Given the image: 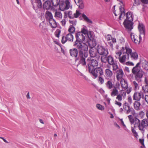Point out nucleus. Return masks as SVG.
Wrapping results in <instances>:
<instances>
[{
	"mask_svg": "<svg viewBox=\"0 0 148 148\" xmlns=\"http://www.w3.org/2000/svg\"><path fill=\"white\" fill-rule=\"evenodd\" d=\"M76 0H74L75 2L76 3ZM77 1L78 4L77 5L78 6L79 8L80 9H82L84 8V5L83 3L82 0H77Z\"/></svg>",
	"mask_w": 148,
	"mask_h": 148,
	"instance_id": "obj_25",
	"label": "nucleus"
},
{
	"mask_svg": "<svg viewBox=\"0 0 148 148\" xmlns=\"http://www.w3.org/2000/svg\"><path fill=\"white\" fill-rule=\"evenodd\" d=\"M111 39L113 43H115L116 42V40L115 38L112 37Z\"/></svg>",
	"mask_w": 148,
	"mask_h": 148,
	"instance_id": "obj_62",
	"label": "nucleus"
},
{
	"mask_svg": "<svg viewBox=\"0 0 148 148\" xmlns=\"http://www.w3.org/2000/svg\"><path fill=\"white\" fill-rule=\"evenodd\" d=\"M119 9L120 12V15L119 16V19L121 20V16L123 14V16H125V9L124 8V7L123 6L121 5L119 7Z\"/></svg>",
	"mask_w": 148,
	"mask_h": 148,
	"instance_id": "obj_27",
	"label": "nucleus"
},
{
	"mask_svg": "<svg viewBox=\"0 0 148 148\" xmlns=\"http://www.w3.org/2000/svg\"><path fill=\"white\" fill-rule=\"evenodd\" d=\"M53 6H54L55 7H56L58 5H59L60 9H61V8H62L64 5V2L61 1L60 2V0H58L57 2V4L54 5V4L53 2V1L51 0V1Z\"/></svg>",
	"mask_w": 148,
	"mask_h": 148,
	"instance_id": "obj_24",
	"label": "nucleus"
},
{
	"mask_svg": "<svg viewBox=\"0 0 148 148\" xmlns=\"http://www.w3.org/2000/svg\"><path fill=\"white\" fill-rule=\"evenodd\" d=\"M43 7L45 10H49L50 9H52V6L51 5V2L50 1L47 0L44 3Z\"/></svg>",
	"mask_w": 148,
	"mask_h": 148,
	"instance_id": "obj_15",
	"label": "nucleus"
},
{
	"mask_svg": "<svg viewBox=\"0 0 148 148\" xmlns=\"http://www.w3.org/2000/svg\"><path fill=\"white\" fill-rule=\"evenodd\" d=\"M129 120L131 125H134V127H138L140 124V121L136 116H135L134 118L132 115H130L128 116Z\"/></svg>",
	"mask_w": 148,
	"mask_h": 148,
	"instance_id": "obj_8",
	"label": "nucleus"
},
{
	"mask_svg": "<svg viewBox=\"0 0 148 148\" xmlns=\"http://www.w3.org/2000/svg\"><path fill=\"white\" fill-rule=\"evenodd\" d=\"M140 62H141L143 68L145 70H148V62L145 60H142V61H140Z\"/></svg>",
	"mask_w": 148,
	"mask_h": 148,
	"instance_id": "obj_22",
	"label": "nucleus"
},
{
	"mask_svg": "<svg viewBox=\"0 0 148 148\" xmlns=\"http://www.w3.org/2000/svg\"><path fill=\"white\" fill-rule=\"evenodd\" d=\"M106 85L107 88L109 89H111L113 87V84L110 80L108 81L106 83Z\"/></svg>",
	"mask_w": 148,
	"mask_h": 148,
	"instance_id": "obj_30",
	"label": "nucleus"
},
{
	"mask_svg": "<svg viewBox=\"0 0 148 148\" xmlns=\"http://www.w3.org/2000/svg\"><path fill=\"white\" fill-rule=\"evenodd\" d=\"M116 78L118 81L121 80L122 78L123 75H124V73L122 70L119 69L116 72Z\"/></svg>",
	"mask_w": 148,
	"mask_h": 148,
	"instance_id": "obj_16",
	"label": "nucleus"
},
{
	"mask_svg": "<svg viewBox=\"0 0 148 148\" xmlns=\"http://www.w3.org/2000/svg\"><path fill=\"white\" fill-rule=\"evenodd\" d=\"M105 74L107 77L111 78L113 75V73L110 69H107L105 70Z\"/></svg>",
	"mask_w": 148,
	"mask_h": 148,
	"instance_id": "obj_23",
	"label": "nucleus"
},
{
	"mask_svg": "<svg viewBox=\"0 0 148 148\" xmlns=\"http://www.w3.org/2000/svg\"><path fill=\"white\" fill-rule=\"evenodd\" d=\"M104 79L102 78L101 76H100L99 77V81L101 84H103L104 82Z\"/></svg>",
	"mask_w": 148,
	"mask_h": 148,
	"instance_id": "obj_51",
	"label": "nucleus"
},
{
	"mask_svg": "<svg viewBox=\"0 0 148 148\" xmlns=\"http://www.w3.org/2000/svg\"><path fill=\"white\" fill-rule=\"evenodd\" d=\"M130 55L131 58L134 60H137L138 58V56L136 52H132Z\"/></svg>",
	"mask_w": 148,
	"mask_h": 148,
	"instance_id": "obj_29",
	"label": "nucleus"
},
{
	"mask_svg": "<svg viewBox=\"0 0 148 148\" xmlns=\"http://www.w3.org/2000/svg\"><path fill=\"white\" fill-rule=\"evenodd\" d=\"M138 29L139 34L143 36V38L145 37V27L143 24L139 23L138 26Z\"/></svg>",
	"mask_w": 148,
	"mask_h": 148,
	"instance_id": "obj_13",
	"label": "nucleus"
},
{
	"mask_svg": "<svg viewBox=\"0 0 148 148\" xmlns=\"http://www.w3.org/2000/svg\"><path fill=\"white\" fill-rule=\"evenodd\" d=\"M80 14V13L79 12L78 10H76V12L74 14V15L75 17L77 18L79 16Z\"/></svg>",
	"mask_w": 148,
	"mask_h": 148,
	"instance_id": "obj_48",
	"label": "nucleus"
},
{
	"mask_svg": "<svg viewBox=\"0 0 148 148\" xmlns=\"http://www.w3.org/2000/svg\"><path fill=\"white\" fill-rule=\"evenodd\" d=\"M139 142L141 143V144L143 146H142L144 148L145 147V145L144 144V139H141L140 138L139 139Z\"/></svg>",
	"mask_w": 148,
	"mask_h": 148,
	"instance_id": "obj_50",
	"label": "nucleus"
},
{
	"mask_svg": "<svg viewBox=\"0 0 148 148\" xmlns=\"http://www.w3.org/2000/svg\"><path fill=\"white\" fill-rule=\"evenodd\" d=\"M61 23L62 26H65L66 23V20L64 19H63L62 21H61Z\"/></svg>",
	"mask_w": 148,
	"mask_h": 148,
	"instance_id": "obj_55",
	"label": "nucleus"
},
{
	"mask_svg": "<svg viewBox=\"0 0 148 148\" xmlns=\"http://www.w3.org/2000/svg\"><path fill=\"white\" fill-rule=\"evenodd\" d=\"M121 85L122 88L124 89H126L128 87V84L127 81L124 79H121L120 80Z\"/></svg>",
	"mask_w": 148,
	"mask_h": 148,
	"instance_id": "obj_20",
	"label": "nucleus"
},
{
	"mask_svg": "<svg viewBox=\"0 0 148 148\" xmlns=\"http://www.w3.org/2000/svg\"><path fill=\"white\" fill-rule=\"evenodd\" d=\"M91 33L92 32L90 31L87 35L90 40H92L94 38V36L92 35Z\"/></svg>",
	"mask_w": 148,
	"mask_h": 148,
	"instance_id": "obj_40",
	"label": "nucleus"
},
{
	"mask_svg": "<svg viewBox=\"0 0 148 148\" xmlns=\"http://www.w3.org/2000/svg\"><path fill=\"white\" fill-rule=\"evenodd\" d=\"M112 38L110 35L108 34L106 37V39L107 41H110Z\"/></svg>",
	"mask_w": 148,
	"mask_h": 148,
	"instance_id": "obj_46",
	"label": "nucleus"
},
{
	"mask_svg": "<svg viewBox=\"0 0 148 148\" xmlns=\"http://www.w3.org/2000/svg\"><path fill=\"white\" fill-rule=\"evenodd\" d=\"M88 31L84 27H83L81 29V32H81L84 35H85V36L87 35L88 33Z\"/></svg>",
	"mask_w": 148,
	"mask_h": 148,
	"instance_id": "obj_36",
	"label": "nucleus"
},
{
	"mask_svg": "<svg viewBox=\"0 0 148 148\" xmlns=\"http://www.w3.org/2000/svg\"><path fill=\"white\" fill-rule=\"evenodd\" d=\"M76 48L71 49L69 52L71 56L75 58V61L79 60V63L83 66H85L86 62V58L88 55V49L84 48L82 47L79 48L77 45L73 46Z\"/></svg>",
	"mask_w": 148,
	"mask_h": 148,
	"instance_id": "obj_1",
	"label": "nucleus"
},
{
	"mask_svg": "<svg viewBox=\"0 0 148 148\" xmlns=\"http://www.w3.org/2000/svg\"><path fill=\"white\" fill-rule=\"evenodd\" d=\"M46 14L49 17V21H51L52 20V19H53V15L51 12L47 11L46 12Z\"/></svg>",
	"mask_w": 148,
	"mask_h": 148,
	"instance_id": "obj_37",
	"label": "nucleus"
},
{
	"mask_svg": "<svg viewBox=\"0 0 148 148\" xmlns=\"http://www.w3.org/2000/svg\"><path fill=\"white\" fill-rule=\"evenodd\" d=\"M125 16L126 18L123 22V26L126 30L130 32L134 28V15L132 12H128L125 14Z\"/></svg>",
	"mask_w": 148,
	"mask_h": 148,
	"instance_id": "obj_2",
	"label": "nucleus"
},
{
	"mask_svg": "<svg viewBox=\"0 0 148 148\" xmlns=\"http://www.w3.org/2000/svg\"><path fill=\"white\" fill-rule=\"evenodd\" d=\"M115 102V103L116 104L118 105L119 107H120L121 106L122 103L121 102H118L116 101Z\"/></svg>",
	"mask_w": 148,
	"mask_h": 148,
	"instance_id": "obj_60",
	"label": "nucleus"
},
{
	"mask_svg": "<svg viewBox=\"0 0 148 148\" xmlns=\"http://www.w3.org/2000/svg\"><path fill=\"white\" fill-rule=\"evenodd\" d=\"M144 95L141 91L137 92L135 91L133 96V99L134 100L137 101H140L142 97H143Z\"/></svg>",
	"mask_w": 148,
	"mask_h": 148,
	"instance_id": "obj_12",
	"label": "nucleus"
},
{
	"mask_svg": "<svg viewBox=\"0 0 148 148\" xmlns=\"http://www.w3.org/2000/svg\"><path fill=\"white\" fill-rule=\"evenodd\" d=\"M129 59V58H127V55L124 54H123L122 56L119 58V62L122 64L125 63L126 60H128Z\"/></svg>",
	"mask_w": 148,
	"mask_h": 148,
	"instance_id": "obj_19",
	"label": "nucleus"
},
{
	"mask_svg": "<svg viewBox=\"0 0 148 148\" xmlns=\"http://www.w3.org/2000/svg\"><path fill=\"white\" fill-rule=\"evenodd\" d=\"M118 90H117L116 87H114L113 89V91L111 93L112 96H114L118 94Z\"/></svg>",
	"mask_w": 148,
	"mask_h": 148,
	"instance_id": "obj_34",
	"label": "nucleus"
},
{
	"mask_svg": "<svg viewBox=\"0 0 148 148\" xmlns=\"http://www.w3.org/2000/svg\"><path fill=\"white\" fill-rule=\"evenodd\" d=\"M65 3L66 4L65 9L66 10H68L69 8L70 7V2L68 0H66Z\"/></svg>",
	"mask_w": 148,
	"mask_h": 148,
	"instance_id": "obj_38",
	"label": "nucleus"
},
{
	"mask_svg": "<svg viewBox=\"0 0 148 148\" xmlns=\"http://www.w3.org/2000/svg\"><path fill=\"white\" fill-rule=\"evenodd\" d=\"M73 36L71 34H68L65 37L63 36L62 37L61 42L64 44L67 41L70 42H73Z\"/></svg>",
	"mask_w": 148,
	"mask_h": 148,
	"instance_id": "obj_11",
	"label": "nucleus"
},
{
	"mask_svg": "<svg viewBox=\"0 0 148 148\" xmlns=\"http://www.w3.org/2000/svg\"><path fill=\"white\" fill-rule=\"evenodd\" d=\"M131 130L132 133L133 134L134 136L136 137L138 136V134L135 130L133 127H132Z\"/></svg>",
	"mask_w": 148,
	"mask_h": 148,
	"instance_id": "obj_41",
	"label": "nucleus"
},
{
	"mask_svg": "<svg viewBox=\"0 0 148 148\" xmlns=\"http://www.w3.org/2000/svg\"><path fill=\"white\" fill-rule=\"evenodd\" d=\"M69 22L73 25H75L76 24L77 21L75 20H69Z\"/></svg>",
	"mask_w": 148,
	"mask_h": 148,
	"instance_id": "obj_47",
	"label": "nucleus"
},
{
	"mask_svg": "<svg viewBox=\"0 0 148 148\" xmlns=\"http://www.w3.org/2000/svg\"><path fill=\"white\" fill-rule=\"evenodd\" d=\"M125 48L126 50V52L125 53H124L123 54L126 55L127 56V58H129L130 55L132 52V49L130 48L128 44L127 43H126L125 44Z\"/></svg>",
	"mask_w": 148,
	"mask_h": 148,
	"instance_id": "obj_17",
	"label": "nucleus"
},
{
	"mask_svg": "<svg viewBox=\"0 0 148 148\" xmlns=\"http://www.w3.org/2000/svg\"><path fill=\"white\" fill-rule=\"evenodd\" d=\"M97 52L99 55L101 56V60L105 59V57L107 56L108 54V50L107 48L102 45H98L97 47Z\"/></svg>",
	"mask_w": 148,
	"mask_h": 148,
	"instance_id": "obj_5",
	"label": "nucleus"
},
{
	"mask_svg": "<svg viewBox=\"0 0 148 148\" xmlns=\"http://www.w3.org/2000/svg\"><path fill=\"white\" fill-rule=\"evenodd\" d=\"M116 99L119 101H121L122 100V95H118L116 97Z\"/></svg>",
	"mask_w": 148,
	"mask_h": 148,
	"instance_id": "obj_49",
	"label": "nucleus"
},
{
	"mask_svg": "<svg viewBox=\"0 0 148 148\" xmlns=\"http://www.w3.org/2000/svg\"><path fill=\"white\" fill-rule=\"evenodd\" d=\"M89 72L92 75L94 79L96 78L99 75L101 76L103 75V70L101 67H96Z\"/></svg>",
	"mask_w": 148,
	"mask_h": 148,
	"instance_id": "obj_6",
	"label": "nucleus"
},
{
	"mask_svg": "<svg viewBox=\"0 0 148 148\" xmlns=\"http://www.w3.org/2000/svg\"><path fill=\"white\" fill-rule=\"evenodd\" d=\"M68 17L70 18H73L74 17L72 16V12L69 11L68 12Z\"/></svg>",
	"mask_w": 148,
	"mask_h": 148,
	"instance_id": "obj_53",
	"label": "nucleus"
},
{
	"mask_svg": "<svg viewBox=\"0 0 148 148\" xmlns=\"http://www.w3.org/2000/svg\"><path fill=\"white\" fill-rule=\"evenodd\" d=\"M96 107L99 110H104V107L100 104H97L96 105Z\"/></svg>",
	"mask_w": 148,
	"mask_h": 148,
	"instance_id": "obj_42",
	"label": "nucleus"
},
{
	"mask_svg": "<svg viewBox=\"0 0 148 148\" xmlns=\"http://www.w3.org/2000/svg\"><path fill=\"white\" fill-rule=\"evenodd\" d=\"M134 2L133 3V5L135 6L138 5L140 3V0H134Z\"/></svg>",
	"mask_w": 148,
	"mask_h": 148,
	"instance_id": "obj_43",
	"label": "nucleus"
},
{
	"mask_svg": "<svg viewBox=\"0 0 148 148\" xmlns=\"http://www.w3.org/2000/svg\"><path fill=\"white\" fill-rule=\"evenodd\" d=\"M134 108L136 110L138 111L140 109L141 104L138 101H136L134 103Z\"/></svg>",
	"mask_w": 148,
	"mask_h": 148,
	"instance_id": "obj_21",
	"label": "nucleus"
},
{
	"mask_svg": "<svg viewBox=\"0 0 148 148\" xmlns=\"http://www.w3.org/2000/svg\"><path fill=\"white\" fill-rule=\"evenodd\" d=\"M89 53L91 57L92 58H95L96 57L97 58H99L100 57L99 56H97V55L98 53L97 52V50H96L92 49H90Z\"/></svg>",
	"mask_w": 148,
	"mask_h": 148,
	"instance_id": "obj_18",
	"label": "nucleus"
},
{
	"mask_svg": "<svg viewBox=\"0 0 148 148\" xmlns=\"http://www.w3.org/2000/svg\"><path fill=\"white\" fill-rule=\"evenodd\" d=\"M49 22L51 25V26L53 28H55L57 26V23L54 19H52L51 21H49Z\"/></svg>",
	"mask_w": 148,
	"mask_h": 148,
	"instance_id": "obj_28",
	"label": "nucleus"
},
{
	"mask_svg": "<svg viewBox=\"0 0 148 148\" xmlns=\"http://www.w3.org/2000/svg\"><path fill=\"white\" fill-rule=\"evenodd\" d=\"M61 33V30L59 29H57L56 32V37L58 38L60 36V34Z\"/></svg>",
	"mask_w": 148,
	"mask_h": 148,
	"instance_id": "obj_45",
	"label": "nucleus"
},
{
	"mask_svg": "<svg viewBox=\"0 0 148 148\" xmlns=\"http://www.w3.org/2000/svg\"><path fill=\"white\" fill-rule=\"evenodd\" d=\"M131 38L133 42L135 43H138V37L136 35L132 34L131 35Z\"/></svg>",
	"mask_w": 148,
	"mask_h": 148,
	"instance_id": "obj_26",
	"label": "nucleus"
},
{
	"mask_svg": "<svg viewBox=\"0 0 148 148\" xmlns=\"http://www.w3.org/2000/svg\"><path fill=\"white\" fill-rule=\"evenodd\" d=\"M126 64L127 65L132 66H133L134 65V64L132 62L128 61L126 63Z\"/></svg>",
	"mask_w": 148,
	"mask_h": 148,
	"instance_id": "obj_54",
	"label": "nucleus"
},
{
	"mask_svg": "<svg viewBox=\"0 0 148 148\" xmlns=\"http://www.w3.org/2000/svg\"><path fill=\"white\" fill-rule=\"evenodd\" d=\"M122 54V53L120 51L116 53V54L119 57H121V55Z\"/></svg>",
	"mask_w": 148,
	"mask_h": 148,
	"instance_id": "obj_63",
	"label": "nucleus"
},
{
	"mask_svg": "<svg viewBox=\"0 0 148 148\" xmlns=\"http://www.w3.org/2000/svg\"><path fill=\"white\" fill-rule=\"evenodd\" d=\"M140 64V62L138 63L136 66L133 67L132 71V73L134 75L135 79L138 82L141 81V79L144 74V72L139 66Z\"/></svg>",
	"mask_w": 148,
	"mask_h": 148,
	"instance_id": "obj_3",
	"label": "nucleus"
},
{
	"mask_svg": "<svg viewBox=\"0 0 148 148\" xmlns=\"http://www.w3.org/2000/svg\"><path fill=\"white\" fill-rule=\"evenodd\" d=\"M142 37H143V36L142 34H139V40H138V43H139L140 41L142 40Z\"/></svg>",
	"mask_w": 148,
	"mask_h": 148,
	"instance_id": "obj_57",
	"label": "nucleus"
},
{
	"mask_svg": "<svg viewBox=\"0 0 148 148\" xmlns=\"http://www.w3.org/2000/svg\"><path fill=\"white\" fill-rule=\"evenodd\" d=\"M68 31L70 33L69 34L74 33L75 31V28L73 25H70L68 29Z\"/></svg>",
	"mask_w": 148,
	"mask_h": 148,
	"instance_id": "obj_32",
	"label": "nucleus"
},
{
	"mask_svg": "<svg viewBox=\"0 0 148 148\" xmlns=\"http://www.w3.org/2000/svg\"><path fill=\"white\" fill-rule=\"evenodd\" d=\"M143 3L145 4H148V0H140Z\"/></svg>",
	"mask_w": 148,
	"mask_h": 148,
	"instance_id": "obj_59",
	"label": "nucleus"
},
{
	"mask_svg": "<svg viewBox=\"0 0 148 148\" xmlns=\"http://www.w3.org/2000/svg\"><path fill=\"white\" fill-rule=\"evenodd\" d=\"M111 65H112L113 71H115L118 69V66L116 63L114 62Z\"/></svg>",
	"mask_w": 148,
	"mask_h": 148,
	"instance_id": "obj_39",
	"label": "nucleus"
},
{
	"mask_svg": "<svg viewBox=\"0 0 148 148\" xmlns=\"http://www.w3.org/2000/svg\"><path fill=\"white\" fill-rule=\"evenodd\" d=\"M105 59L101 60V61L103 63H106L108 62L109 64L111 65L114 62L113 58L111 56L105 57Z\"/></svg>",
	"mask_w": 148,
	"mask_h": 148,
	"instance_id": "obj_14",
	"label": "nucleus"
},
{
	"mask_svg": "<svg viewBox=\"0 0 148 148\" xmlns=\"http://www.w3.org/2000/svg\"><path fill=\"white\" fill-rule=\"evenodd\" d=\"M148 126L147 119H144L140 122V124L138 127V129L142 134H143Z\"/></svg>",
	"mask_w": 148,
	"mask_h": 148,
	"instance_id": "obj_9",
	"label": "nucleus"
},
{
	"mask_svg": "<svg viewBox=\"0 0 148 148\" xmlns=\"http://www.w3.org/2000/svg\"><path fill=\"white\" fill-rule=\"evenodd\" d=\"M143 91L146 92H148V85H145L142 87Z\"/></svg>",
	"mask_w": 148,
	"mask_h": 148,
	"instance_id": "obj_44",
	"label": "nucleus"
},
{
	"mask_svg": "<svg viewBox=\"0 0 148 148\" xmlns=\"http://www.w3.org/2000/svg\"><path fill=\"white\" fill-rule=\"evenodd\" d=\"M76 40L74 42L73 46L77 45L79 48L82 47L84 48L88 49V46L83 42L85 39V36L81 32H77L76 34Z\"/></svg>",
	"mask_w": 148,
	"mask_h": 148,
	"instance_id": "obj_4",
	"label": "nucleus"
},
{
	"mask_svg": "<svg viewBox=\"0 0 148 148\" xmlns=\"http://www.w3.org/2000/svg\"><path fill=\"white\" fill-rule=\"evenodd\" d=\"M125 47H122L121 49L119 51L120 52H121L122 53H123V54L124 53H125Z\"/></svg>",
	"mask_w": 148,
	"mask_h": 148,
	"instance_id": "obj_58",
	"label": "nucleus"
},
{
	"mask_svg": "<svg viewBox=\"0 0 148 148\" xmlns=\"http://www.w3.org/2000/svg\"><path fill=\"white\" fill-rule=\"evenodd\" d=\"M138 115L140 116L142 118H143L145 115V113L143 111H141L139 112Z\"/></svg>",
	"mask_w": 148,
	"mask_h": 148,
	"instance_id": "obj_52",
	"label": "nucleus"
},
{
	"mask_svg": "<svg viewBox=\"0 0 148 148\" xmlns=\"http://www.w3.org/2000/svg\"><path fill=\"white\" fill-rule=\"evenodd\" d=\"M128 100L130 104H131L132 102L131 97H129L128 98Z\"/></svg>",
	"mask_w": 148,
	"mask_h": 148,
	"instance_id": "obj_61",
	"label": "nucleus"
},
{
	"mask_svg": "<svg viewBox=\"0 0 148 148\" xmlns=\"http://www.w3.org/2000/svg\"><path fill=\"white\" fill-rule=\"evenodd\" d=\"M88 43L90 45H91L92 47H94L96 45L97 42L94 38H93L92 40H89L88 42Z\"/></svg>",
	"mask_w": 148,
	"mask_h": 148,
	"instance_id": "obj_35",
	"label": "nucleus"
},
{
	"mask_svg": "<svg viewBox=\"0 0 148 148\" xmlns=\"http://www.w3.org/2000/svg\"><path fill=\"white\" fill-rule=\"evenodd\" d=\"M123 109L126 112V114H128L130 112L132 114H135V110L134 109L131 108L127 103L125 102L123 104Z\"/></svg>",
	"mask_w": 148,
	"mask_h": 148,
	"instance_id": "obj_10",
	"label": "nucleus"
},
{
	"mask_svg": "<svg viewBox=\"0 0 148 148\" xmlns=\"http://www.w3.org/2000/svg\"><path fill=\"white\" fill-rule=\"evenodd\" d=\"M133 84L134 86L135 89H137L138 88V85L136 82L134 81L133 82Z\"/></svg>",
	"mask_w": 148,
	"mask_h": 148,
	"instance_id": "obj_56",
	"label": "nucleus"
},
{
	"mask_svg": "<svg viewBox=\"0 0 148 148\" xmlns=\"http://www.w3.org/2000/svg\"><path fill=\"white\" fill-rule=\"evenodd\" d=\"M54 16L57 18H62V14L60 12L56 11L55 13Z\"/></svg>",
	"mask_w": 148,
	"mask_h": 148,
	"instance_id": "obj_31",
	"label": "nucleus"
},
{
	"mask_svg": "<svg viewBox=\"0 0 148 148\" xmlns=\"http://www.w3.org/2000/svg\"><path fill=\"white\" fill-rule=\"evenodd\" d=\"M88 60H89L88 63L87 64V66H86L87 69L88 70L89 72L91 71V70L97 67L98 66V62L97 61L93 59H90L89 60L88 59Z\"/></svg>",
	"mask_w": 148,
	"mask_h": 148,
	"instance_id": "obj_7",
	"label": "nucleus"
},
{
	"mask_svg": "<svg viewBox=\"0 0 148 148\" xmlns=\"http://www.w3.org/2000/svg\"><path fill=\"white\" fill-rule=\"evenodd\" d=\"M145 85H148V80L147 79L146 77L145 78Z\"/></svg>",
	"mask_w": 148,
	"mask_h": 148,
	"instance_id": "obj_64",
	"label": "nucleus"
},
{
	"mask_svg": "<svg viewBox=\"0 0 148 148\" xmlns=\"http://www.w3.org/2000/svg\"><path fill=\"white\" fill-rule=\"evenodd\" d=\"M82 16L85 21L88 23H92V21L90 19H89L88 17L87 16L84 14H82Z\"/></svg>",
	"mask_w": 148,
	"mask_h": 148,
	"instance_id": "obj_33",
	"label": "nucleus"
}]
</instances>
